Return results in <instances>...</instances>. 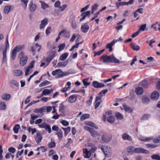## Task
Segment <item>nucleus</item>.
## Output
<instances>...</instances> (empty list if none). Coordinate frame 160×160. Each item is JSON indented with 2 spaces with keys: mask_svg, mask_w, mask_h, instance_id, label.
<instances>
[{
  "mask_svg": "<svg viewBox=\"0 0 160 160\" xmlns=\"http://www.w3.org/2000/svg\"><path fill=\"white\" fill-rule=\"evenodd\" d=\"M103 60V62L104 63H119L120 62L119 60L117 59L113 54L108 56L107 55H103L100 58V60Z\"/></svg>",
  "mask_w": 160,
  "mask_h": 160,
  "instance_id": "f257e3e1",
  "label": "nucleus"
},
{
  "mask_svg": "<svg viewBox=\"0 0 160 160\" xmlns=\"http://www.w3.org/2000/svg\"><path fill=\"white\" fill-rule=\"evenodd\" d=\"M96 147L94 145L91 144H89L88 146V149L89 150H88L87 148H84L83 149V156L85 158H89L91 155V152H94L96 150Z\"/></svg>",
  "mask_w": 160,
  "mask_h": 160,
  "instance_id": "f03ea898",
  "label": "nucleus"
},
{
  "mask_svg": "<svg viewBox=\"0 0 160 160\" xmlns=\"http://www.w3.org/2000/svg\"><path fill=\"white\" fill-rule=\"evenodd\" d=\"M101 149L105 157H109L111 155L112 151L110 148H108L106 146H103L102 147Z\"/></svg>",
  "mask_w": 160,
  "mask_h": 160,
  "instance_id": "7ed1b4c3",
  "label": "nucleus"
},
{
  "mask_svg": "<svg viewBox=\"0 0 160 160\" xmlns=\"http://www.w3.org/2000/svg\"><path fill=\"white\" fill-rule=\"evenodd\" d=\"M84 128L86 130L88 131L91 134V135L94 137H96L98 136H100V134H98V132L93 128H90L88 126H85Z\"/></svg>",
  "mask_w": 160,
  "mask_h": 160,
  "instance_id": "20e7f679",
  "label": "nucleus"
},
{
  "mask_svg": "<svg viewBox=\"0 0 160 160\" xmlns=\"http://www.w3.org/2000/svg\"><path fill=\"white\" fill-rule=\"evenodd\" d=\"M22 48V47L20 46H17L15 47L14 49L12 50V58L13 60L15 59L17 52H19Z\"/></svg>",
  "mask_w": 160,
  "mask_h": 160,
  "instance_id": "39448f33",
  "label": "nucleus"
},
{
  "mask_svg": "<svg viewBox=\"0 0 160 160\" xmlns=\"http://www.w3.org/2000/svg\"><path fill=\"white\" fill-rule=\"evenodd\" d=\"M101 133L102 134V140L104 142H108L110 141L111 138L105 133H103L102 131H101Z\"/></svg>",
  "mask_w": 160,
  "mask_h": 160,
  "instance_id": "423d86ee",
  "label": "nucleus"
},
{
  "mask_svg": "<svg viewBox=\"0 0 160 160\" xmlns=\"http://www.w3.org/2000/svg\"><path fill=\"white\" fill-rule=\"evenodd\" d=\"M48 22V19L47 18H45L41 21V23L40 24L39 28L41 29L43 28L46 25Z\"/></svg>",
  "mask_w": 160,
  "mask_h": 160,
  "instance_id": "0eeeda50",
  "label": "nucleus"
},
{
  "mask_svg": "<svg viewBox=\"0 0 160 160\" xmlns=\"http://www.w3.org/2000/svg\"><path fill=\"white\" fill-rule=\"evenodd\" d=\"M9 44L8 42H5V48L4 50L3 51V59L2 62L3 61H6L7 58L6 56V51L8 48L9 47Z\"/></svg>",
  "mask_w": 160,
  "mask_h": 160,
  "instance_id": "6e6552de",
  "label": "nucleus"
},
{
  "mask_svg": "<svg viewBox=\"0 0 160 160\" xmlns=\"http://www.w3.org/2000/svg\"><path fill=\"white\" fill-rule=\"evenodd\" d=\"M28 58L26 56H24L21 58L20 60V64L22 66H24L26 63Z\"/></svg>",
  "mask_w": 160,
  "mask_h": 160,
  "instance_id": "1a4fd4ad",
  "label": "nucleus"
},
{
  "mask_svg": "<svg viewBox=\"0 0 160 160\" xmlns=\"http://www.w3.org/2000/svg\"><path fill=\"white\" fill-rule=\"evenodd\" d=\"M62 34V36L66 38L69 37L70 35V33L69 31L65 30H63L59 32V35Z\"/></svg>",
  "mask_w": 160,
  "mask_h": 160,
  "instance_id": "9d476101",
  "label": "nucleus"
},
{
  "mask_svg": "<svg viewBox=\"0 0 160 160\" xmlns=\"http://www.w3.org/2000/svg\"><path fill=\"white\" fill-rule=\"evenodd\" d=\"M134 152L135 153H148V151L142 148H138L134 149Z\"/></svg>",
  "mask_w": 160,
  "mask_h": 160,
  "instance_id": "9b49d317",
  "label": "nucleus"
},
{
  "mask_svg": "<svg viewBox=\"0 0 160 160\" xmlns=\"http://www.w3.org/2000/svg\"><path fill=\"white\" fill-rule=\"evenodd\" d=\"M116 42V41L113 40L110 43H108V44H107L106 47V48H107L109 49V52L112 51V47L115 44V43Z\"/></svg>",
  "mask_w": 160,
  "mask_h": 160,
  "instance_id": "f8f14e48",
  "label": "nucleus"
},
{
  "mask_svg": "<svg viewBox=\"0 0 160 160\" xmlns=\"http://www.w3.org/2000/svg\"><path fill=\"white\" fill-rule=\"evenodd\" d=\"M9 84L10 85V87L12 88H14V87L13 85H14L16 87L18 86L19 84L18 82L15 80H12L9 82Z\"/></svg>",
  "mask_w": 160,
  "mask_h": 160,
  "instance_id": "ddd939ff",
  "label": "nucleus"
},
{
  "mask_svg": "<svg viewBox=\"0 0 160 160\" xmlns=\"http://www.w3.org/2000/svg\"><path fill=\"white\" fill-rule=\"evenodd\" d=\"M159 96V93L157 92L154 91L152 94L151 97L152 99L156 100L158 98Z\"/></svg>",
  "mask_w": 160,
  "mask_h": 160,
  "instance_id": "4468645a",
  "label": "nucleus"
},
{
  "mask_svg": "<svg viewBox=\"0 0 160 160\" xmlns=\"http://www.w3.org/2000/svg\"><path fill=\"white\" fill-rule=\"evenodd\" d=\"M89 29V27L87 25L84 24H82L81 28V31L84 33H86L88 32Z\"/></svg>",
  "mask_w": 160,
  "mask_h": 160,
  "instance_id": "2eb2a0df",
  "label": "nucleus"
},
{
  "mask_svg": "<svg viewBox=\"0 0 160 160\" xmlns=\"http://www.w3.org/2000/svg\"><path fill=\"white\" fill-rule=\"evenodd\" d=\"M14 8L13 6H7L5 7L4 9V13L8 14Z\"/></svg>",
  "mask_w": 160,
  "mask_h": 160,
  "instance_id": "dca6fc26",
  "label": "nucleus"
},
{
  "mask_svg": "<svg viewBox=\"0 0 160 160\" xmlns=\"http://www.w3.org/2000/svg\"><path fill=\"white\" fill-rule=\"evenodd\" d=\"M122 138L124 140H128L131 141L132 140V138L129 135L126 133H124L122 135Z\"/></svg>",
  "mask_w": 160,
  "mask_h": 160,
  "instance_id": "f3484780",
  "label": "nucleus"
},
{
  "mask_svg": "<svg viewBox=\"0 0 160 160\" xmlns=\"http://www.w3.org/2000/svg\"><path fill=\"white\" fill-rule=\"evenodd\" d=\"M77 96L75 95H72L69 97L68 101L71 103L75 102L77 100Z\"/></svg>",
  "mask_w": 160,
  "mask_h": 160,
  "instance_id": "a211bd4d",
  "label": "nucleus"
},
{
  "mask_svg": "<svg viewBox=\"0 0 160 160\" xmlns=\"http://www.w3.org/2000/svg\"><path fill=\"white\" fill-rule=\"evenodd\" d=\"M123 107L125 111L131 113L132 111V109L128 106L125 104H124L123 105Z\"/></svg>",
  "mask_w": 160,
  "mask_h": 160,
  "instance_id": "6ab92c4d",
  "label": "nucleus"
},
{
  "mask_svg": "<svg viewBox=\"0 0 160 160\" xmlns=\"http://www.w3.org/2000/svg\"><path fill=\"white\" fill-rule=\"evenodd\" d=\"M42 139V137L40 133H37V136L35 138V140L36 142L38 143L40 142Z\"/></svg>",
  "mask_w": 160,
  "mask_h": 160,
  "instance_id": "aec40b11",
  "label": "nucleus"
},
{
  "mask_svg": "<svg viewBox=\"0 0 160 160\" xmlns=\"http://www.w3.org/2000/svg\"><path fill=\"white\" fill-rule=\"evenodd\" d=\"M149 101V98L147 96H143L142 98V102L143 104H148Z\"/></svg>",
  "mask_w": 160,
  "mask_h": 160,
  "instance_id": "412c9836",
  "label": "nucleus"
},
{
  "mask_svg": "<svg viewBox=\"0 0 160 160\" xmlns=\"http://www.w3.org/2000/svg\"><path fill=\"white\" fill-rule=\"evenodd\" d=\"M1 97L3 100L8 101L10 99L11 97V95L9 94H3L2 95Z\"/></svg>",
  "mask_w": 160,
  "mask_h": 160,
  "instance_id": "4be33fe9",
  "label": "nucleus"
},
{
  "mask_svg": "<svg viewBox=\"0 0 160 160\" xmlns=\"http://www.w3.org/2000/svg\"><path fill=\"white\" fill-rule=\"evenodd\" d=\"M153 138L152 137H150L146 138H144V137L141 136L139 137V139L141 141H148L149 140H152Z\"/></svg>",
  "mask_w": 160,
  "mask_h": 160,
  "instance_id": "5701e85b",
  "label": "nucleus"
},
{
  "mask_svg": "<svg viewBox=\"0 0 160 160\" xmlns=\"http://www.w3.org/2000/svg\"><path fill=\"white\" fill-rule=\"evenodd\" d=\"M107 120L110 123H112L115 121L114 117L113 116L110 115L107 117Z\"/></svg>",
  "mask_w": 160,
  "mask_h": 160,
  "instance_id": "b1692460",
  "label": "nucleus"
},
{
  "mask_svg": "<svg viewBox=\"0 0 160 160\" xmlns=\"http://www.w3.org/2000/svg\"><path fill=\"white\" fill-rule=\"evenodd\" d=\"M133 3V0H130L128 2H120L121 6H123L124 5H128L129 4H132Z\"/></svg>",
  "mask_w": 160,
  "mask_h": 160,
  "instance_id": "393cba45",
  "label": "nucleus"
},
{
  "mask_svg": "<svg viewBox=\"0 0 160 160\" xmlns=\"http://www.w3.org/2000/svg\"><path fill=\"white\" fill-rule=\"evenodd\" d=\"M36 9V6L35 4H33L32 2H30L29 4V9L31 12L34 11Z\"/></svg>",
  "mask_w": 160,
  "mask_h": 160,
  "instance_id": "a878e982",
  "label": "nucleus"
},
{
  "mask_svg": "<svg viewBox=\"0 0 160 160\" xmlns=\"http://www.w3.org/2000/svg\"><path fill=\"white\" fill-rule=\"evenodd\" d=\"M68 55V52L65 53L62 55H61L59 57V59L61 61H63L65 60Z\"/></svg>",
  "mask_w": 160,
  "mask_h": 160,
  "instance_id": "bb28decb",
  "label": "nucleus"
},
{
  "mask_svg": "<svg viewBox=\"0 0 160 160\" xmlns=\"http://www.w3.org/2000/svg\"><path fill=\"white\" fill-rule=\"evenodd\" d=\"M13 73L14 76H19L22 74V72L20 70H15L13 71Z\"/></svg>",
  "mask_w": 160,
  "mask_h": 160,
  "instance_id": "cd10ccee",
  "label": "nucleus"
},
{
  "mask_svg": "<svg viewBox=\"0 0 160 160\" xmlns=\"http://www.w3.org/2000/svg\"><path fill=\"white\" fill-rule=\"evenodd\" d=\"M136 92L138 95H141L143 92V90L141 87H138L136 89Z\"/></svg>",
  "mask_w": 160,
  "mask_h": 160,
  "instance_id": "c85d7f7f",
  "label": "nucleus"
},
{
  "mask_svg": "<svg viewBox=\"0 0 160 160\" xmlns=\"http://www.w3.org/2000/svg\"><path fill=\"white\" fill-rule=\"evenodd\" d=\"M134 149L133 146L128 147L127 148V151L128 153L132 154L134 151Z\"/></svg>",
  "mask_w": 160,
  "mask_h": 160,
  "instance_id": "c756f323",
  "label": "nucleus"
},
{
  "mask_svg": "<svg viewBox=\"0 0 160 160\" xmlns=\"http://www.w3.org/2000/svg\"><path fill=\"white\" fill-rule=\"evenodd\" d=\"M131 46L132 49L134 50L138 51L140 49V47L139 46L135 45L133 43H131Z\"/></svg>",
  "mask_w": 160,
  "mask_h": 160,
  "instance_id": "7c9ffc66",
  "label": "nucleus"
},
{
  "mask_svg": "<svg viewBox=\"0 0 160 160\" xmlns=\"http://www.w3.org/2000/svg\"><path fill=\"white\" fill-rule=\"evenodd\" d=\"M68 62V61H67L63 62H59L58 64V67H61L63 66L65 67L67 65Z\"/></svg>",
  "mask_w": 160,
  "mask_h": 160,
  "instance_id": "2f4dec72",
  "label": "nucleus"
},
{
  "mask_svg": "<svg viewBox=\"0 0 160 160\" xmlns=\"http://www.w3.org/2000/svg\"><path fill=\"white\" fill-rule=\"evenodd\" d=\"M56 134L58 136L59 139L60 140H61L63 138L62 132L61 130H59L58 132L56 133Z\"/></svg>",
  "mask_w": 160,
  "mask_h": 160,
  "instance_id": "473e14b6",
  "label": "nucleus"
},
{
  "mask_svg": "<svg viewBox=\"0 0 160 160\" xmlns=\"http://www.w3.org/2000/svg\"><path fill=\"white\" fill-rule=\"evenodd\" d=\"M115 116L118 119L122 120L123 118V116L118 112H116Z\"/></svg>",
  "mask_w": 160,
  "mask_h": 160,
  "instance_id": "72a5a7b5",
  "label": "nucleus"
},
{
  "mask_svg": "<svg viewBox=\"0 0 160 160\" xmlns=\"http://www.w3.org/2000/svg\"><path fill=\"white\" fill-rule=\"evenodd\" d=\"M39 2L41 4L42 8V9L44 10L46 8L49 7L48 5L45 3L44 2L41 1H40Z\"/></svg>",
  "mask_w": 160,
  "mask_h": 160,
  "instance_id": "f704fd0d",
  "label": "nucleus"
},
{
  "mask_svg": "<svg viewBox=\"0 0 160 160\" xmlns=\"http://www.w3.org/2000/svg\"><path fill=\"white\" fill-rule=\"evenodd\" d=\"M62 72V71L60 69H58L55 71H53L52 72V75L55 76L59 73H61Z\"/></svg>",
  "mask_w": 160,
  "mask_h": 160,
  "instance_id": "c9c22d12",
  "label": "nucleus"
},
{
  "mask_svg": "<svg viewBox=\"0 0 160 160\" xmlns=\"http://www.w3.org/2000/svg\"><path fill=\"white\" fill-rule=\"evenodd\" d=\"M140 85L143 88H147L148 86V84L147 81H143L140 83Z\"/></svg>",
  "mask_w": 160,
  "mask_h": 160,
  "instance_id": "e433bc0d",
  "label": "nucleus"
},
{
  "mask_svg": "<svg viewBox=\"0 0 160 160\" xmlns=\"http://www.w3.org/2000/svg\"><path fill=\"white\" fill-rule=\"evenodd\" d=\"M90 115L89 114H84L82 115L81 117V120L83 121L86 118H88L89 117Z\"/></svg>",
  "mask_w": 160,
  "mask_h": 160,
  "instance_id": "4c0bfd02",
  "label": "nucleus"
},
{
  "mask_svg": "<svg viewBox=\"0 0 160 160\" xmlns=\"http://www.w3.org/2000/svg\"><path fill=\"white\" fill-rule=\"evenodd\" d=\"M98 5L97 4H94L92 6V13H93L94 12H95L98 8Z\"/></svg>",
  "mask_w": 160,
  "mask_h": 160,
  "instance_id": "58836bf2",
  "label": "nucleus"
},
{
  "mask_svg": "<svg viewBox=\"0 0 160 160\" xmlns=\"http://www.w3.org/2000/svg\"><path fill=\"white\" fill-rule=\"evenodd\" d=\"M20 128L19 124L16 125L13 128V131L15 133H17L18 132V129Z\"/></svg>",
  "mask_w": 160,
  "mask_h": 160,
  "instance_id": "ea45409f",
  "label": "nucleus"
},
{
  "mask_svg": "<svg viewBox=\"0 0 160 160\" xmlns=\"http://www.w3.org/2000/svg\"><path fill=\"white\" fill-rule=\"evenodd\" d=\"M151 158L153 160H160V156L158 154H154L152 155Z\"/></svg>",
  "mask_w": 160,
  "mask_h": 160,
  "instance_id": "a19ab883",
  "label": "nucleus"
},
{
  "mask_svg": "<svg viewBox=\"0 0 160 160\" xmlns=\"http://www.w3.org/2000/svg\"><path fill=\"white\" fill-rule=\"evenodd\" d=\"M51 93L50 91L48 89H45L43 90L42 91V95H48Z\"/></svg>",
  "mask_w": 160,
  "mask_h": 160,
  "instance_id": "79ce46f5",
  "label": "nucleus"
},
{
  "mask_svg": "<svg viewBox=\"0 0 160 160\" xmlns=\"http://www.w3.org/2000/svg\"><path fill=\"white\" fill-rule=\"evenodd\" d=\"M65 46V44L64 43H62L59 45L58 46L59 49L58 52H59L63 50Z\"/></svg>",
  "mask_w": 160,
  "mask_h": 160,
  "instance_id": "37998d69",
  "label": "nucleus"
},
{
  "mask_svg": "<svg viewBox=\"0 0 160 160\" xmlns=\"http://www.w3.org/2000/svg\"><path fill=\"white\" fill-rule=\"evenodd\" d=\"M50 83V82L49 81L46 80V81H45L43 82L42 83H41L39 85V86L40 87H42L45 86L46 85L49 84Z\"/></svg>",
  "mask_w": 160,
  "mask_h": 160,
  "instance_id": "c03bdc74",
  "label": "nucleus"
},
{
  "mask_svg": "<svg viewBox=\"0 0 160 160\" xmlns=\"http://www.w3.org/2000/svg\"><path fill=\"white\" fill-rule=\"evenodd\" d=\"M90 11H87L82 13L81 15L82 17H85V18L86 16L89 15L90 14Z\"/></svg>",
  "mask_w": 160,
  "mask_h": 160,
  "instance_id": "a18cd8bd",
  "label": "nucleus"
},
{
  "mask_svg": "<svg viewBox=\"0 0 160 160\" xmlns=\"http://www.w3.org/2000/svg\"><path fill=\"white\" fill-rule=\"evenodd\" d=\"M88 80V78L85 79L83 80L82 82L84 85L85 86H89L90 85V83L87 82V81Z\"/></svg>",
  "mask_w": 160,
  "mask_h": 160,
  "instance_id": "49530a36",
  "label": "nucleus"
},
{
  "mask_svg": "<svg viewBox=\"0 0 160 160\" xmlns=\"http://www.w3.org/2000/svg\"><path fill=\"white\" fill-rule=\"evenodd\" d=\"M6 106L5 103L3 102H2L0 103V109L2 110H4L6 109Z\"/></svg>",
  "mask_w": 160,
  "mask_h": 160,
  "instance_id": "de8ad7c7",
  "label": "nucleus"
},
{
  "mask_svg": "<svg viewBox=\"0 0 160 160\" xmlns=\"http://www.w3.org/2000/svg\"><path fill=\"white\" fill-rule=\"evenodd\" d=\"M71 130V128L69 127H68L66 128V129L64 131V135L65 136H66L69 132H70Z\"/></svg>",
  "mask_w": 160,
  "mask_h": 160,
  "instance_id": "09e8293b",
  "label": "nucleus"
},
{
  "mask_svg": "<svg viewBox=\"0 0 160 160\" xmlns=\"http://www.w3.org/2000/svg\"><path fill=\"white\" fill-rule=\"evenodd\" d=\"M65 110V106L62 104H61L59 106V111L63 112Z\"/></svg>",
  "mask_w": 160,
  "mask_h": 160,
  "instance_id": "8fccbe9b",
  "label": "nucleus"
},
{
  "mask_svg": "<svg viewBox=\"0 0 160 160\" xmlns=\"http://www.w3.org/2000/svg\"><path fill=\"white\" fill-rule=\"evenodd\" d=\"M44 128H45L46 130L48 131V132L49 133H51V128L49 125L47 124Z\"/></svg>",
  "mask_w": 160,
  "mask_h": 160,
  "instance_id": "3c124183",
  "label": "nucleus"
},
{
  "mask_svg": "<svg viewBox=\"0 0 160 160\" xmlns=\"http://www.w3.org/2000/svg\"><path fill=\"white\" fill-rule=\"evenodd\" d=\"M56 145L54 142H51L48 144V147L50 148H53L55 147Z\"/></svg>",
  "mask_w": 160,
  "mask_h": 160,
  "instance_id": "603ef678",
  "label": "nucleus"
},
{
  "mask_svg": "<svg viewBox=\"0 0 160 160\" xmlns=\"http://www.w3.org/2000/svg\"><path fill=\"white\" fill-rule=\"evenodd\" d=\"M146 24L142 25L140 26V28L139 29V30L138 31H144L145 30V29L146 28Z\"/></svg>",
  "mask_w": 160,
  "mask_h": 160,
  "instance_id": "864d4df0",
  "label": "nucleus"
},
{
  "mask_svg": "<svg viewBox=\"0 0 160 160\" xmlns=\"http://www.w3.org/2000/svg\"><path fill=\"white\" fill-rule=\"evenodd\" d=\"M160 142V136L156 138L153 139V142L156 143H159Z\"/></svg>",
  "mask_w": 160,
  "mask_h": 160,
  "instance_id": "5fc2aeb1",
  "label": "nucleus"
},
{
  "mask_svg": "<svg viewBox=\"0 0 160 160\" xmlns=\"http://www.w3.org/2000/svg\"><path fill=\"white\" fill-rule=\"evenodd\" d=\"M150 117V115L148 114H146L144 115L142 118V119L145 120H148Z\"/></svg>",
  "mask_w": 160,
  "mask_h": 160,
  "instance_id": "6e6d98bb",
  "label": "nucleus"
},
{
  "mask_svg": "<svg viewBox=\"0 0 160 160\" xmlns=\"http://www.w3.org/2000/svg\"><path fill=\"white\" fill-rule=\"evenodd\" d=\"M52 59V57H51L49 56L46 58V61L48 62L47 65L48 66L49 63L50 62Z\"/></svg>",
  "mask_w": 160,
  "mask_h": 160,
  "instance_id": "4d7b16f0",
  "label": "nucleus"
},
{
  "mask_svg": "<svg viewBox=\"0 0 160 160\" xmlns=\"http://www.w3.org/2000/svg\"><path fill=\"white\" fill-rule=\"evenodd\" d=\"M8 150L9 152L12 153H14L16 151L15 149L12 147L9 148L8 149Z\"/></svg>",
  "mask_w": 160,
  "mask_h": 160,
  "instance_id": "13d9d810",
  "label": "nucleus"
},
{
  "mask_svg": "<svg viewBox=\"0 0 160 160\" xmlns=\"http://www.w3.org/2000/svg\"><path fill=\"white\" fill-rule=\"evenodd\" d=\"M99 82L97 81H94L92 82L93 86L95 88H98V85Z\"/></svg>",
  "mask_w": 160,
  "mask_h": 160,
  "instance_id": "bf43d9fd",
  "label": "nucleus"
},
{
  "mask_svg": "<svg viewBox=\"0 0 160 160\" xmlns=\"http://www.w3.org/2000/svg\"><path fill=\"white\" fill-rule=\"evenodd\" d=\"M146 146L148 148H153L156 147L155 145L150 144H146Z\"/></svg>",
  "mask_w": 160,
  "mask_h": 160,
  "instance_id": "052dcab7",
  "label": "nucleus"
},
{
  "mask_svg": "<svg viewBox=\"0 0 160 160\" xmlns=\"http://www.w3.org/2000/svg\"><path fill=\"white\" fill-rule=\"evenodd\" d=\"M62 125L65 126H67L69 125V122L66 120H62Z\"/></svg>",
  "mask_w": 160,
  "mask_h": 160,
  "instance_id": "680f3d73",
  "label": "nucleus"
},
{
  "mask_svg": "<svg viewBox=\"0 0 160 160\" xmlns=\"http://www.w3.org/2000/svg\"><path fill=\"white\" fill-rule=\"evenodd\" d=\"M136 58V56H135L134 57V58L132 59V61L130 63V65L132 66L133 64H134L135 62L137 60Z\"/></svg>",
  "mask_w": 160,
  "mask_h": 160,
  "instance_id": "e2e57ef3",
  "label": "nucleus"
},
{
  "mask_svg": "<svg viewBox=\"0 0 160 160\" xmlns=\"http://www.w3.org/2000/svg\"><path fill=\"white\" fill-rule=\"evenodd\" d=\"M52 130L53 131H59V128L56 125H54L52 128Z\"/></svg>",
  "mask_w": 160,
  "mask_h": 160,
  "instance_id": "0e129e2a",
  "label": "nucleus"
},
{
  "mask_svg": "<svg viewBox=\"0 0 160 160\" xmlns=\"http://www.w3.org/2000/svg\"><path fill=\"white\" fill-rule=\"evenodd\" d=\"M59 14V11L57 10H55L52 13V14L55 16H58Z\"/></svg>",
  "mask_w": 160,
  "mask_h": 160,
  "instance_id": "69168bd1",
  "label": "nucleus"
},
{
  "mask_svg": "<svg viewBox=\"0 0 160 160\" xmlns=\"http://www.w3.org/2000/svg\"><path fill=\"white\" fill-rule=\"evenodd\" d=\"M140 33V31H138L136 32L133 33L131 36V37L132 38H134L137 36Z\"/></svg>",
  "mask_w": 160,
  "mask_h": 160,
  "instance_id": "338daca9",
  "label": "nucleus"
},
{
  "mask_svg": "<svg viewBox=\"0 0 160 160\" xmlns=\"http://www.w3.org/2000/svg\"><path fill=\"white\" fill-rule=\"evenodd\" d=\"M51 28L50 27H48L46 30V34L47 35H48L50 33V30Z\"/></svg>",
  "mask_w": 160,
  "mask_h": 160,
  "instance_id": "774afa93",
  "label": "nucleus"
}]
</instances>
